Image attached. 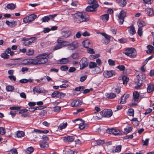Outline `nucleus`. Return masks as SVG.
<instances>
[{
    "instance_id": "60",
    "label": "nucleus",
    "mask_w": 154,
    "mask_h": 154,
    "mask_svg": "<svg viewBox=\"0 0 154 154\" xmlns=\"http://www.w3.org/2000/svg\"><path fill=\"white\" fill-rule=\"evenodd\" d=\"M20 107L17 106H13L10 108V109L11 110H14L17 111L20 110Z\"/></svg>"
},
{
    "instance_id": "44",
    "label": "nucleus",
    "mask_w": 154,
    "mask_h": 154,
    "mask_svg": "<svg viewBox=\"0 0 154 154\" xmlns=\"http://www.w3.org/2000/svg\"><path fill=\"white\" fill-rule=\"evenodd\" d=\"M1 57L5 59H8L9 57V56L6 53H3L1 54Z\"/></svg>"
},
{
    "instance_id": "50",
    "label": "nucleus",
    "mask_w": 154,
    "mask_h": 154,
    "mask_svg": "<svg viewBox=\"0 0 154 154\" xmlns=\"http://www.w3.org/2000/svg\"><path fill=\"white\" fill-rule=\"evenodd\" d=\"M72 57L73 59H76L79 58V56L78 53H75L73 54Z\"/></svg>"
},
{
    "instance_id": "9",
    "label": "nucleus",
    "mask_w": 154,
    "mask_h": 154,
    "mask_svg": "<svg viewBox=\"0 0 154 154\" xmlns=\"http://www.w3.org/2000/svg\"><path fill=\"white\" fill-rule=\"evenodd\" d=\"M82 104V102L79 100H74L71 103V106L73 107L79 106Z\"/></svg>"
},
{
    "instance_id": "49",
    "label": "nucleus",
    "mask_w": 154,
    "mask_h": 154,
    "mask_svg": "<svg viewBox=\"0 0 154 154\" xmlns=\"http://www.w3.org/2000/svg\"><path fill=\"white\" fill-rule=\"evenodd\" d=\"M59 93L57 92H54L51 94V96L53 97H58Z\"/></svg>"
},
{
    "instance_id": "63",
    "label": "nucleus",
    "mask_w": 154,
    "mask_h": 154,
    "mask_svg": "<svg viewBox=\"0 0 154 154\" xmlns=\"http://www.w3.org/2000/svg\"><path fill=\"white\" fill-rule=\"evenodd\" d=\"M61 109V107L60 106H56L54 108V111L56 112H58L60 111Z\"/></svg>"
},
{
    "instance_id": "42",
    "label": "nucleus",
    "mask_w": 154,
    "mask_h": 154,
    "mask_svg": "<svg viewBox=\"0 0 154 154\" xmlns=\"http://www.w3.org/2000/svg\"><path fill=\"white\" fill-rule=\"evenodd\" d=\"M14 23L15 22L14 21H12L11 22H10L8 20H7L6 21V24H7L8 26L11 27H13Z\"/></svg>"
},
{
    "instance_id": "8",
    "label": "nucleus",
    "mask_w": 154,
    "mask_h": 154,
    "mask_svg": "<svg viewBox=\"0 0 154 154\" xmlns=\"http://www.w3.org/2000/svg\"><path fill=\"white\" fill-rule=\"evenodd\" d=\"M106 132L109 134H113L115 135H118L120 133L119 131L114 128L108 129L107 130Z\"/></svg>"
},
{
    "instance_id": "13",
    "label": "nucleus",
    "mask_w": 154,
    "mask_h": 154,
    "mask_svg": "<svg viewBox=\"0 0 154 154\" xmlns=\"http://www.w3.org/2000/svg\"><path fill=\"white\" fill-rule=\"evenodd\" d=\"M130 95L129 94H124L121 97V101L119 103L120 104H123L126 102V100L128 98Z\"/></svg>"
},
{
    "instance_id": "51",
    "label": "nucleus",
    "mask_w": 154,
    "mask_h": 154,
    "mask_svg": "<svg viewBox=\"0 0 154 154\" xmlns=\"http://www.w3.org/2000/svg\"><path fill=\"white\" fill-rule=\"evenodd\" d=\"M87 75H85L80 78V81L81 82H84L87 79Z\"/></svg>"
},
{
    "instance_id": "64",
    "label": "nucleus",
    "mask_w": 154,
    "mask_h": 154,
    "mask_svg": "<svg viewBox=\"0 0 154 154\" xmlns=\"http://www.w3.org/2000/svg\"><path fill=\"white\" fill-rule=\"evenodd\" d=\"M11 153V154H17V152L16 149H13L11 150L10 152V154Z\"/></svg>"
},
{
    "instance_id": "25",
    "label": "nucleus",
    "mask_w": 154,
    "mask_h": 154,
    "mask_svg": "<svg viewBox=\"0 0 154 154\" xmlns=\"http://www.w3.org/2000/svg\"><path fill=\"white\" fill-rule=\"evenodd\" d=\"M7 8L10 10H13L16 7V5L15 4L13 3L8 4L6 6Z\"/></svg>"
},
{
    "instance_id": "29",
    "label": "nucleus",
    "mask_w": 154,
    "mask_h": 154,
    "mask_svg": "<svg viewBox=\"0 0 154 154\" xmlns=\"http://www.w3.org/2000/svg\"><path fill=\"white\" fill-rule=\"evenodd\" d=\"M106 96L108 98L110 99L114 98L116 97V95L112 93H107Z\"/></svg>"
},
{
    "instance_id": "21",
    "label": "nucleus",
    "mask_w": 154,
    "mask_h": 154,
    "mask_svg": "<svg viewBox=\"0 0 154 154\" xmlns=\"http://www.w3.org/2000/svg\"><path fill=\"white\" fill-rule=\"evenodd\" d=\"M100 17L103 22H106L109 19V15L107 14H105L101 16Z\"/></svg>"
},
{
    "instance_id": "16",
    "label": "nucleus",
    "mask_w": 154,
    "mask_h": 154,
    "mask_svg": "<svg viewBox=\"0 0 154 154\" xmlns=\"http://www.w3.org/2000/svg\"><path fill=\"white\" fill-rule=\"evenodd\" d=\"M103 75L104 77L106 78H109L112 75V71H105Z\"/></svg>"
},
{
    "instance_id": "46",
    "label": "nucleus",
    "mask_w": 154,
    "mask_h": 154,
    "mask_svg": "<svg viewBox=\"0 0 154 154\" xmlns=\"http://www.w3.org/2000/svg\"><path fill=\"white\" fill-rule=\"evenodd\" d=\"M85 88V87L82 86L76 88L75 89V90L77 91H83Z\"/></svg>"
},
{
    "instance_id": "3",
    "label": "nucleus",
    "mask_w": 154,
    "mask_h": 154,
    "mask_svg": "<svg viewBox=\"0 0 154 154\" xmlns=\"http://www.w3.org/2000/svg\"><path fill=\"white\" fill-rule=\"evenodd\" d=\"M125 55L131 58H135L137 56V53L135 49L133 48H128L125 51Z\"/></svg>"
},
{
    "instance_id": "53",
    "label": "nucleus",
    "mask_w": 154,
    "mask_h": 154,
    "mask_svg": "<svg viewBox=\"0 0 154 154\" xmlns=\"http://www.w3.org/2000/svg\"><path fill=\"white\" fill-rule=\"evenodd\" d=\"M34 53V50L33 49H30L26 52V54L28 55H31Z\"/></svg>"
},
{
    "instance_id": "34",
    "label": "nucleus",
    "mask_w": 154,
    "mask_h": 154,
    "mask_svg": "<svg viewBox=\"0 0 154 154\" xmlns=\"http://www.w3.org/2000/svg\"><path fill=\"white\" fill-rule=\"evenodd\" d=\"M59 62V63L60 64H65L68 62V60L67 58H63L60 60Z\"/></svg>"
},
{
    "instance_id": "17",
    "label": "nucleus",
    "mask_w": 154,
    "mask_h": 154,
    "mask_svg": "<svg viewBox=\"0 0 154 154\" xmlns=\"http://www.w3.org/2000/svg\"><path fill=\"white\" fill-rule=\"evenodd\" d=\"M105 143L104 141L103 140H97L92 142L91 144L93 146L94 144H95L96 143L98 145H101L104 144Z\"/></svg>"
},
{
    "instance_id": "43",
    "label": "nucleus",
    "mask_w": 154,
    "mask_h": 154,
    "mask_svg": "<svg viewBox=\"0 0 154 154\" xmlns=\"http://www.w3.org/2000/svg\"><path fill=\"white\" fill-rule=\"evenodd\" d=\"M50 19V18L49 16H45L43 17L42 19H41L42 20V22H48Z\"/></svg>"
},
{
    "instance_id": "39",
    "label": "nucleus",
    "mask_w": 154,
    "mask_h": 154,
    "mask_svg": "<svg viewBox=\"0 0 154 154\" xmlns=\"http://www.w3.org/2000/svg\"><path fill=\"white\" fill-rule=\"evenodd\" d=\"M28 18H29V20L31 22L33 20H34L36 18V15H35L33 14H32L29 16H28Z\"/></svg>"
},
{
    "instance_id": "31",
    "label": "nucleus",
    "mask_w": 154,
    "mask_h": 154,
    "mask_svg": "<svg viewBox=\"0 0 154 154\" xmlns=\"http://www.w3.org/2000/svg\"><path fill=\"white\" fill-rule=\"evenodd\" d=\"M46 111L45 110H41L39 111V118H42L46 113Z\"/></svg>"
},
{
    "instance_id": "54",
    "label": "nucleus",
    "mask_w": 154,
    "mask_h": 154,
    "mask_svg": "<svg viewBox=\"0 0 154 154\" xmlns=\"http://www.w3.org/2000/svg\"><path fill=\"white\" fill-rule=\"evenodd\" d=\"M143 32L142 28H139L137 31V33L140 36H142Z\"/></svg>"
},
{
    "instance_id": "62",
    "label": "nucleus",
    "mask_w": 154,
    "mask_h": 154,
    "mask_svg": "<svg viewBox=\"0 0 154 154\" xmlns=\"http://www.w3.org/2000/svg\"><path fill=\"white\" fill-rule=\"evenodd\" d=\"M87 51L88 53L91 54L95 53L93 49L92 48H89L87 49Z\"/></svg>"
},
{
    "instance_id": "35",
    "label": "nucleus",
    "mask_w": 154,
    "mask_h": 154,
    "mask_svg": "<svg viewBox=\"0 0 154 154\" xmlns=\"http://www.w3.org/2000/svg\"><path fill=\"white\" fill-rule=\"evenodd\" d=\"M97 66V64L95 62H90L89 63V67L90 69H93Z\"/></svg>"
},
{
    "instance_id": "2",
    "label": "nucleus",
    "mask_w": 154,
    "mask_h": 154,
    "mask_svg": "<svg viewBox=\"0 0 154 154\" xmlns=\"http://www.w3.org/2000/svg\"><path fill=\"white\" fill-rule=\"evenodd\" d=\"M50 57H52V54L44 53L39 55V64H43L46 63L48 61L47 58L48 57L49 58Z\"/></svg>"
},
{
    "instance_id": "58",
    "label": "nucleus",
    "mask_w": 154,
    "mask_h": 154,
    "mask_svg": "<svg viewBox=\"0 0 154 154\" xmlns=\"http://www.w3.org/2000/svg\"><path fill=\"white\" fill-rule=\"evenodd\" d=\"M33 92L34 94H37L38 95V87H35L33 89Z\"/></svg>"
},
{
    "instance_id": "30",
    "label": "nucleus",
    "mask_w": 154,
    "mask_h": 154,
    "mask_svg": "<svg viewBox=\"0 0 154 154\" xmlns=\"http://www.w3.org/2000/svg\"><path fill=\"white\" fill-rule=\"evenodd\" d=\"M154 90V86L153 85H149L147 88V91L148 93H150Z\"/></svg>"
},
{
    "instance_id": "28",
    "label": "nucleus",
    "mask_w": 154,
    "mask_h": 154,
    "mask_svg": "<svg viewBox=\"0 0 154 154\" xmlns=\"http://www.w3.org/2000/svg\"><path fill=\"white\" fill-rule=\"evenodd\" d=\"M129 31L132 35H133L136 32L134 27V26H132L129 28Z\"/></svg>"
},
{
    "instance_id": "56",
    "label": "nucleus",
    "mask_w": 154,
    "mask_h": 154,
    "mask_svg": "<svg viewBox=\"0 0 154 154\" xmlns=\"http://www.w3.org/2000/svg\"><path fill=\"white\" fill-rule=\"evenodd\" d=\"M6 133L5 128L3 127H0V134H4Z\"/></svg>"
},
{
    "instance_id": "11",
    "label": "nucleus",
    "mask_w": 154,
    "mask_h": 154,
    "mask_svg": "<svg viewBox=\"0 0 154 154\" xmlns=\"http://www.w3.org/2000/svg\"><path fill=\"white\" fill-rule=\"evenodd\" d=\"M145 12L149 16H154V10L151 8H146Z\"/></svg>"
},
{
    "instance_id": "59",
    "label": "nucleus",
    "mask_w": 154,
    "mask_h": 154,
    "mask_svg": "<svg viewBox=\"0 0 154 154\" xmlns=\"http://www.w3.org/2000/svg\"><path fill=\"white\" fill-rule=\"evenodd\" d=\"M149 139H146L145 140H142V142L143 145H144L147 146L148 144L149 141Z\"/></svg>"
},
{
    "instance_id": "24",
    "label": "nucleus",
    "mask_w": 154,
    "mask_h": 154,
    "mask_svg": "<svg viewBox=\"0 0 154 154\" xmlns=\"http://www.w3.org/2000/svg\"><path fill=\"white\" fill-rule=\"evenodd\" d=\"M137 24L139 26V28H142V27L146 25V23L145 22L140 20L138 21Z\"/></svg>"
},
{
    "instance_id": "1",
    "label": "nucleus",
    "mask_w": 154,
    "mask_h": 154,
    "mask_svg": "<svg viewBox=\"0 0 154 154\" xmlns=\"http://www.w3.org/2000/svg\"><path fill=\"white\" fill-rule=\"evenodd\" d=\"M73 17L74 22L80 23L83 22H86L89 20V16L87 14L82 12H79L74 14H71Z\"/></svg>"
},
{
    "instance_id": "55",
    "label": "nucleus",
    "mask_w": 154,
    "mask_h": 154,
    "mask_svg": "<svg viewBox=\"0 0 154 154\" xmlns=\"http://www.w3.org/2000/svg\"><path fill=\"white\" fill-rule=\"evenodd\" d=\"M128 113L130 116H134V110L133 109H131L128 110Z\"/></svg>"
},
{
    "instance_id": "6",
    "label": "nucleus",
    "mask_w": 154,
    "mask_h": 154,
    "mask_svg": "<svg viewBox=\"0 0 154 154\" xmlns=\"http://www.w3.org/2000/svg\"><path fill=\"white\" fill-rule=\"evenodd\" d=\"M80 65V69H82L87 66L88 65V62L87 59L86 58H83L79 62Z\"/></svg>"
},
{
    "instance_id": "40",
    "label": "nucleus",
    "mask_w": 154,
    "mask_h": 154,
    "mask_svg": "<svg viewBox=\"0 0 154 154\" xmlns=\"http://www.w3.org/2000/svg\"><path fill=\"white\" fill-rule=\"evenodd\" d=\"M122 79L124 84H126L128 82L129 80V78L126 76H124L122 77Z\"/></svg>"
},
{
    "instance_id": "4",
    "label": "nucleus",
    "mask_w": 154,
    "mask_h": 154,
    "mask_svg": "<svg viewBox=\"0 0 154 154\" xmlns=\"http://www.w3.org/2000/svg\"><path fill=\"white\" fill-rule=\"evenodd\" d=\"M39 136L42 137V142H41L40 144V147L45 149L49 146L47 142V141L48 140V138L46 135H43L42 136L39 135Z\"/></svg>"
},
{
    "instance_id": "52",
    "label": "nucleus",
    "mask_w": 154,
    "mask_h": 154,
    "mask_svg": "<svg viewBox=\"0 0 154 154\" xmlns=\"http://www.w3.org/2000/svg\"><path fill=\"white\" fill-rule=\"evenodd\" d=\"M121 43H125L127 42V40L125 38H122L118 40Z\"/></svg>"
},
{
    "instance_id": "5",
    "label": "nucleus",
    "mask_w": 154,
    "mask_h": 154,
    "mask_svg": "<svg viewBox=\"0 0 154 154\" xmlns=\"http://www.w3.org/2000/svg\"><path fill=\"white\" fill-rule=\"evenodd\" d=\"M100 114L103 117H110L112 115V112L111 109H104L100 112Z\"/></svg>"
},
{
    "instance_id": "10",
    "label": "nucleus",
    "mask_w": 154,
    "mask_h": 154,
    "mask_svg": "<svg viewBox=\"0 0 154 154\" xmlns=\"http://www.w3.org/2000/svg\"><path fill=\"white\" fill-rule=\"evenodd\" d=\"M98 6V4H93L91 6H88L86 9V11L89 12L94 11Z\"/></svg>"
},
{
    "instance_id": "47",
    "label": "nucleus",
    "mask_w": 154,
    "mask_h": 154,
    "mask_svg": "<svg viewBox=\"0 0 154 154\" xmlns=\"http://www.w3.org/2000/svg\"><path fill=\"white\" fill-rule=\"evenodd\" d=\"M88 3L90 4H98L96 0H88Z\"/></svg>"
},
{
    "instance_id": "20",
    "label": "nucleus",
    "mask_w": 154,
    "mask_h": 154,
    "mask_svg": "<svg viewBox=\"0 0 154 154\" xmlns=\"http://www.w3.org/2000/svg\"><path fill=\"white\" fill-rule=\"evenodd\" d=\"M24 135V133L22 131H17L15 135V137L21 138L23 137Z\"/></svg>"
},
{
    "instance_id": "61",
    "label": "nucleus",
    "mask_w": 154,
    "mask_h": 154,
    "mask_svg": "<svg viewBox=\"0 0 154 154\" xmlns=\"http://www.w3.org/2000/svg\"><path fill=\"white\" fill-rule=\"evenodd\" d=\"M60 69L62 71H66L67 70L68 67L66 66H63L60 67Z\"/></svg>"
},
{
    "instance_id": "15",
    "label": "nucleus",
    "mask_w": 154,
    "mask_h": 154,
    "mask_svg": "<svg viewBox=\"0 0 154 154\" xmlns=\"http://www.w3.org/2000/svg\"><path fill=\"white\" fill-rule=\"evenodd\" d=\"M74 137L73 136H69L63 138V140L65 142H71L74 140Z\"/></svg>"
},
{
    "instance_id": "18",
    "label": "nucleus",
    "mask_w": 154,
    "mask_h": 154,
    "mask_svg": "<svg viewBox=\"0 0 154 154\" xmlns=\"http://www.w3.org/2000/svg\"><path fill=\"white\" fill-rule=\"evenodd\" d=\"M38 57H36V58L35 59H30L29 63L30 64H32L33 65H37L38 64Z\"/></svg>"
},
{
    "instance_id": "22",
    "label": "nucleus",
    "mask_w": 154,
    "mask_h": 154,
    "mask_svg": "<svg viewBox=\"0 0 154 154\" xmlns=\"http://www.w3.org/2000/svg\"><path fill=\"white\" fill-rule=\"evenodd\" d=\"M122 146L121 145H119L116 147L114 149H112V152L113 153L114 152H119L121 149Z\"/></svg>"
},
{
    "instance_id": "57",
    "label": "nucleus",
    "mask_w": 154,
    "mask_h": 154,
    "mask_svg": "<svg viewBox=\"0 0 154 154\" xmlns=\"http://www.w3.org/2000/svg\"><path fill=\"white\" fill-rule=\"evenodd\" d=\"M83 43H84V45L85 47L86 48H89L88 46H86V45L90 44V41L88 40H86L83 42Z\"/></svg>"
},
{
    "instance_id": "32",
    "label": "nucleus",
    "mask_w": 154,
    "mask_h": 154,
    "mask_svg": "<svg viewBox=\"0 0 154 154\" xmlns=\"http://www.w3.org/2000/svg\"><path fill=\"white\" fill-rule=\"evenodd\" d=\"M118 2L119 5L122 7L125 6L127 3L125 0H119Z\"/></svg>"
},
{
    "instance_id": "23",
    "label": "nucleus",
    "mask_w": 154,
    "mask_h": 154,
    "mask_svg": "<svg viewBox=\"0 0 154 154\" xmlns=\"http://www.w3.org/2000/svg\"><path fill=\"white\" fill-rule=\"evenodd\" d=\"M67 122H65L60 124L58 126V129L60 130L65 128L67 126Z\"/></svg>"
},
{
    "instance_id": "19",
    "label": "nucleus",
    "mask_w": 154,
    "mask_h": 154,
    "mask_svg": "<svg viewBox=\"0 0 154 154\" xmlns=\"http://www.w3.org/2000/svg\"><path fill=\"white\" fill-rule=\"evenodd\" d=\"M139 93L137 91H135L133 93V96L135 101L137 102L139 97Z\"/></svg>"
},
{
    "instance_id": "14",
    "label": "nucleus",
    "mask_w": 154,
    "mask_h": 154,
    "mask_svg": "<svg viewBox=\"0 0 154 154\" xmlns=\"http://www.w3.org/2000/svg\"><path fill=\"white\" fill-rule=\"evenodd\" d=\"M71 34V31L69 30H67L65 31L62 32L61 33V35L62 36L65 38H67L70 36Z\"/></svg>"
},
{
    "instance_id": "37",
    "label": "nucleus",
    "mask_w": 154,
    "mask_h": 154,
    "mask_svg": "<svg viewBox=\"0 0 154 154\" xmlns=\"http://www.w3.org/2000/svg\"><path fill=\"white\" fill-rule=\"evenodd\" d=\"M132 129V127H129L128 128H124V132L126 134H127L130 132Z\"/></svg>"
},
{
    "instance_id": "7",
    "label": "nucleus",
    "mask_w": 154,
    "mask_h": 154,
    "mask_svg": "<svg viewBox=\"0 0 154 154\" xmlns=\"http://www.w3.org/2000/svg\"><path fill=\"white\" fill-rule=\"evenodd\" d=\"M126 17V13L123 11H121L119 16V20L120 24H122L124 21V18Z\"/></svg>"
},
{
    "instance_id": "45",
    "label": "nucleus",
    "mask_w": 154,
    "mask_h": 154,
    "mask_svg": "<svg viewBox=\"0 0 154 154\" xmlns=\"http://www.w3.org/2000/svg\"><path fill=\"white\" fill-rule=\"evenodd\" d=\"M102 42L104 44H105L106 45H107L110 42V40H108L107 39H106L104 38L102 39L101 40Z\"/></svg>"
},
{
    "instance_id": "36",
    "label": "nucleus",
    "mask_w": 154,
    "mask_h": 154,
    "mask_svg": "<svg viewBox=\"0 0 154 154\" xmlns=\"http://www.w3.org/2000/svg\"><path fill=\"white\" fill-rule=\"evenodd\" d=\"M14 89L13 86L11 85L7 86L6 87V91L8 92H12Z\"/></svg>"
},
{
    "instance_id": "12",
    "label": "nucleus",
    "mask_w": 154,
    "mask_h": 154,
    "mask_svg": "<svg viewBox=\"0 0 154 154\" xmlns=\"http://www.w3.org/2000/svg\"><path fill=\"white\" fill-rule=\"evenodd\" d=\"M78 44L76 42H73L71 43H69L68 48L70 50H73L78 47Z\"/></svg>"
},
{
    "instance_id": "41",
    "label": "nucleus",
    "mask_w": 154,
    "mask_h": 154,
    "mask_svg": "<svg viewBox=\"0 0 154 154\" xmlns=\"http://www.w3.org/2000/svg\"><path fill=\"white\" fill-rule=\"evenodd\" d=\"M87 127V125H85L83 123H82L79 124V128L80 129H83Z\"/></svg>"
},
{
    "instance_id": "26",
    "label": "nucleus",
    "mask_w": 154,
    "mask_h": 154,
    "mask_svg": "<svg viewBox=\"0 0 154 154\" xmlns=\"http://www.w3.org/2000/svg\"><path fill=\"white\" fill-rule=\"evenodd\" d=\"M23 40L24 41L23 44L26 46H29L31 44V42L28 40V38H23Z\"/></svg>"
},
{
    "instance_id": "27",
    "label": "nucleus",
    "mask_w": 154,
    "mask_h": 154,
    "mask_svg": "<svg viewBox=\"0 0 154 154\" xmlns=\"http://www.w3.org/2000/svg\"><path fill=\"white\" fill-rule=\"evenodd\" d=\"M147 48L148 50L146 51V52L148 54H150L152 52L154 49V47L151 45H148L147 46Z\"/></svg>"
},
{
    "instance_id": "33",
    "label": "nucleus",
    "mask_w": 154,
    "mask_h": 154,
    "mask_svg": "<svg viewBox=\"0 0 154 154\" xmlns=\"http://www.w3.org/2000/svg\"><path fill=\"white\" fill-rule=\"evenodd\" d=\"M20 82L22 83H25L28 82H32V80L31 79H23L20 80L19 81Z\"/></svg>"
},
{
    "instance_id": "48",
    "label": "nucleus",
    "mask_w": 154,
    "mask_h": 154,
    "mask_svg": "<svg viewBox=\"0 0 154 154\" xmlns=\"http://www.w3.org/2000/svg\"><path fill=\"white\" fill-rule=\"evenodd\" d=\"M101 34L104 37V38H104L110 40V37L109 35L106 34L105 33H102Z\"/></svg>"
},
{
    "instance_id": "38",
    "label": "nucleus",
    "mask_w": 154,
    "mask_h": 154,
    "mask_svg": "<svg viewBox=\"0 0 154 154\" xmlns=\"http://www.w3.org/2000/svg\"><path fill=\"white\" fill-rule=\"evenodd\" d=\"M34 151V149L32 147H29L27 149L26 153L27 154H29L32 153Z\"/></svg>"
}]
</instances>
